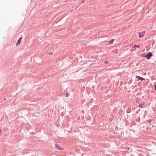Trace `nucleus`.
Here are the masks:
<instances>
[{
	"mask_svg": "<svg viewBox=\"0 0 156 156\" xmlns=\"http://www.w3.org/2000/svg\"><path fill=\"white\" fill-rule=\"evenodd\" d=\"M114 41V40L113 39L112 40H111L110 41V44H112L113 43V42Z\"/></svg>",
	"mask_w": 156,
	"mask_h": 156,
	"instance_id": "obj_9",
	"label": "nucleus"
},
{
	"mask_svg": "<svg viewBox=\"0 0 156 156\" xmlns=\"http://www.w3.org/2000/svg\"><path fill=\"white\" fill-rule=\"evenodd\" d=\"M133 47L134 48H140V45L134 44V45L133 46Z\"/></svg>",
	"mask_w": 156,
	"mask_h": 156,
	"instance_id": "obj_7",
	"label": "nucleus"
},
{
	"mask_svg": "<svg viewBox=\"0 0 156 156\" xmlns=\"http://www.w3.org/2000/svg\"><path fill=\"white\" fill-rule=\"evenodd\" d=\"M55 147L59 150H62V148L60 147L58 144H56L55 145Z\"/></svg>",
	"mask_w": 156,
	"mask_h": 156,
	"instance_id": "obj_5",
	"label": "nucleus"
},
{
	"mask_svg": "<svg viewBox=\"0 0 156 156\" xmlns=\"http://www.w3.org/2000/svg\"><path fill=\"white\" fill-rule=\"evenodd\" d=\"M22 37H20L19 39L17 41V43H16V45L17 46H18L20 44V43L21 42V40H22Z\"/></svg>",
	"mask_w": 156,
	"mask_h": 156,
	"instance_id": "obj_3",
	"label": "nucleus"
},
{
	"mask_svg": "<svg viewBox=\"0 0 156 156\" xmlns=\"http://www.w3.org/2000/svg\"><path fill=\"white\" fill-rule=\"evenodd\" d=\"M144 105V102H143V103H140L139 105V107L140 108H143V106Z\"/></svg>",
	"mask_w": 156,
	"mask_h": 156,
	"instance_id": "obj_6",
	"label": "nucleus"
},
{
	"mask_svg": "<svg viewBox=\"0 0 156 156\" xmlns=\"http://www.w3.org/2000/svg\"><path fill=\"white\" fill-rule=\"evenodd\" d=\"M152 53L151 52H149L145 56H144L143 57L146 58L147 59H149L152 56Z\"/></svg>",
	"mask_w": 156,
	"mask_h": 156,
	"instance_id": "obj_1",
	"label": "nucleus"
},
{
	"mask_svg": "<svg viewBox=\"0 0 156 156\" xmlns=\"http://www.w3.org/2000/svg\"><path fill=\"white\" fill-rule=\"evenodd\" d=\"M69 94L68 93H66V97H68V96H69Z\"/></svg>",
	"mask_w": 156,
	"mask_h": 156,
	"instance_id": "obj_10",
	"label": "nucleus"
},
{
	"mask_svg": "<svg viewBox=\"0 0 156 156\" xmlns=\"http://www.w3.org/2000/svg\"><path fill=\"white\" fill-rule=\"evenodd\" d=\"M154 89L156 91V85L154 86Z\"/></svg>",
	"mask_w": 156,
	"mask_h": 156,
	"instance_id": "obj_14",
	"label": "nucleus"
},
{
	"mask_svg": "<svg viewBox=\"0 0 156 156\" xmlns=\"http://www.w3.org/2000/svg\"><path fill=\"white\" fill-rule=\"evenodd\" d=\"M5 99H6V98H5L4 99V100H5Z\"/></svg>",
	"mask_w": 156,
	"mask_h": 156,
	"instance_id": "obj_15",
	"label": "nucleus"
},
{
	"mask_svg": "<svg viewBox=\"0 0 156 156\" xmlns=\"http://www.w3.org/2000/svg\"><path fill=\"white\" fill-rule=\"evenodd\" d=\"M108 61H105L104 62L105 63V64H107V63H108Z\"/></svg>",
	"mask_w": 156,
	"mask_h": 156,
	"instance_id": "obj_11",
	"label": "nucleus"
},
{
	"mask_svg": "<svg viewBox=\"0 0 156 156\" xmlns=\"http://www.w3.org/2000/svg\"><path fill=\"white\" fill-rule=\"evenodd\" d=\"M112 52H114L115 53H117L118 52H117V49H115V50L113 51H112Z\"/></svg>",
	"mask_w": 156,
	"mask_h": 156,
	"instance_id": "obj_8",
	"label": "nucleus"
},
{
	"mask_svg": "<svg viewBox=\"0 0 156 156\" xmlns=\"http://www.w3.org/2000/svg\"><path fill=\"white\" fill-rule=\"evenodd\" d=\"M145 33V31H144L142 32H139V34H138L139 37L140 38H141V37H143Z\"/></svg>",
	"mask_w": 156,
	"mask_h": 156,
	"instance_id": "obj_2",
	"label": "nucleus"
},
{
	"mask_svg": "<svg viewBox=\"0 0 156 156\" xmlns=\"http://www.w3.org/2000/svg\"><path fill=\"white\" fill-rule=\"evenodd\" d=\"M136 78L137 79H138V81L140 80H141V81H143L145 80V79L144 78H143V77H140L138 76H136Z\"/></svg>",
	"mask_w": 156,
	"mask_h": 156,
	"instance_id": "obj_4",
	"label": "nucleus"
},
{
	"mask_svg": "<svg viewBox=\"0 0 156 156\" xmlns=\"http://www.w3.org/2000/svg\"><path fill=\"white\" fill-rule=\"evenodd\" d=\"M151 120L150 121V120H149L148 121V122L149 123H151Z\"/></svg>",
	"mask_w": 156,
	"mask_h": 156,
	"instance_id": "obj_13",
	"label": "nucleus"
},
{
	"mask_svg": "<svg viewBox=\"0 0 156 156\" xmlns=\"http://www.w3.org/2000/svg\"><path fill=\"white\" fill-rule=\"evenodd\" d=\"M2 133V130L1 129H0V135H1Z\"/></svg>",
	"mask_w": 156,
	"mask_h": 156,
	"instance_id": "obj_12",
	"label": "nucleus"
}]
</instances>
